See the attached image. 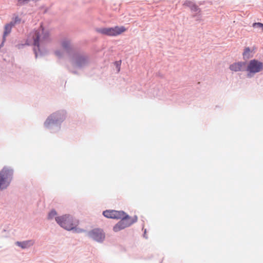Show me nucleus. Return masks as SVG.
<instances>
[{
    "label": "nucleus",
    "instance_id": "nucleus-4",
    "mask_svg": "<svg viewBox=\"0 0 263 263\" xmlns=\"http://www.w3.org/2000/svg\"><path fill=\"white\" fill-rule=\"evenodd\" d=\"M70 58L73 64L79 69L85 68L90 63L89 55L84 52H73Z\"/></svg>",
    "mask_w": 263,
    "mask_h": 263
},
{
    "label": "nucleus",
    "instance_id": "nucleus-17",
    "mask_svg": "<svg viewBox=\"0 0 263 263\" xmlns=\"http://www.w3.org/2000/svg\"><path fill=\"white\" fill-rule=\"evenodd\" d=\"M34 30V31H35ZM41 32V42L46 41L49 37V33L48 31H45L43 27H42L41 30H37Z\"/></svg>",
    "mask_w": 263,
    "mask_h": 263
},
{
    "label": "nucleus",
    "instance_id": "nucleus-12",
    "mask_svg": "<svg viewBox=\"0 0 263 263\" xmlns=\"http://www.w3.org/2000/svg\"><path fill=\"white\" fill-rule=\"evenodd\" d=\"M247 64V61H239L231 64L229 66L230 70L238 72L245 71V66Z\"/></svg>",
    "mask_w": 263,
    "mask_h": 263
},
{
    "label": "nucleus",
    "instance_id": "nucleus-21",
    "mask_svg": "<svg viewBox=\"0 0 263 263\" xmlns=\"http://www.w3.org/2000/svg\"><path fill=\"white\" fill-rule=\"evenodd\" d=\"M121 64V60L115 61L114 63V65L116 66V68L118 72H119L120 70Z\"/></svg>",
    "mask_w": 263,
    "mask_h": 263
},
{
    "label": "nucleus",
    "instance_id": "nucleus-15",
    "mask_svg": "<svg viewBox=\"0 0 263 263\" xmlns=\"http://www.w3.org/2000/svg\"><path fill=\"white\" fill-rule=\"evenodd\" d=\"M15 243L17 246L21 247L22 249H25L32 246L33 242L31 240H28L23 241H16Z\"/></svg>",
    "mask_w": 263,
    "mask_h": 263
},
{
    "label": "nucleus",
    "instance_id": "nucleus-2",
    "mask_svg": "<svg viewBox=\"0 0 263 263\" xmlns=\"http://www.w3.org/2000/svg\"><path fill=\"white\" fill-rule=\"evenodd\" d=\"M57 223L63 229L67 231H73L77 233L83 231L82 229L77 228L79 221L74 218L72 215L65 214L62 216H57L55 218Z\"/></svg>",
    "mask_w": 263,
    "mask_h": 263
},
{
    "label": "nucleus",
    "instance_id": "nucleus-6",
    "mask_svg": "<svg viewBox=\"0 0 263 263\" xmlns=\"http://www.w3.org/2000/svg\"><path fill=\"white\" fill-rule=\"evenodd\" d=\"M13 170L10 167L4 166L0 171V191L7 189L13 178Z\"/></svg>",
    "mask_w": 263,
    "mask_h": 263
},
{
    "label": "nucleus",
    "instance_id": "nucleus-25",
    "mask_svg": "<svg viewBox=\"0 0 263 263\" xmlns=\"http://www.w3.org/2000/svg\"><path fill=\"white\" fill-rule=\"evenodd\" d=\"M69 71L74 74H77V75L79 74L78 71L76 70H69Z\"/></svg>",
    "mask_w": 263,
    "mask_h": 263
},
{
    "label": "nucleus",
    "instance_id": "nucleus-5",
    "mask_svg": "<svg viewBox=\"0 0 263 263\" xmlns=\"http://www.w3.org/2000/svg\"><path fill=\"white\" fill-rule=\"evenodd\" d=\"M245 70L247 72V77L252 78L255 74L263 70V62L257 59H251L247 61Z\"/></svg>",
    "mask_w": 263,
    "mask_h": 263
},
{
    "label": "nucleus",
    "instance_id": "nucleus-13",
    "mask_svg": "<svg viewBox=\"0 0 263 263\" xmlns=\"http://www.w3.org/2000/svg\"><path fill=\"white\" fill-rule=\"evenodd\" d=\"M61 46L65 50L66 53L70 57L71 56L72 53L75 52L71 46L70 43L68 40L63 41L61 43Z\"/></svg>",
    "mask_w": 263,
    "mask_h": 263
},
{
    "label": "nucleus",
    "instance_id": "nucleus-10",
    "mask_svg": "<svg viewBox=\"0 0 263 263\" xmlns=\"http://www.w3.org/2000/svg\"><path fill=\"white\" fill-rule=\"evenodd\" d=\"M183 6L190 8L192 12H195L193 16L199 17L200 15L201 10L199 7L192 1L186 0L183 3Z\"/></svg>",
    "mask_w": 263,
    "mask_h": 263
},
{
    "label": "nucleus",
    "instance_id": "nucleus-22",
    "mask_svg": "<svg viewBox=\"0 0 263 263\" xmlns=\"http://www.w3.org/2000/svg\"><path fill=\"white\" fill-rule=\"evenodd\" d=\"M54 53L57 56H58L60 58H62L63 56V54L60 50H55L54 51Z\"/></svg>",
    "mask_w": 263,
    "mask_h": 263
},
{
    "label": "nucleus",
    "instance_id": "nucleus-19",
    "mask_svg": "<svg viewBox=\"0 0 263 263\" xmlns=\"http://www.w3.org/2000/svg\"><path fill=\"white\" fill-rule=\"evenodd\" d=\"M252 27L254 28H260L261 29V30L263 31V23H260V22L253 23L252 24Z\"/></svg>",
    "mask_w": 263,
    "mask_h": 263
},
{
    "label": "nucleus",
    "instance_id": "nucleus-14",
    "mask_svg": "<svg viewBox=\"0 0 263 263\" xmlns=\"http://www.w3.org/2000/svg\"><path fill=\"white\" fill-rule=\"evenodd\" d=\"M14 26V23L13 21L7 24L4 27V31L3 35V40L6 41V36L11 32L12 28Z\"/></svg>",
    "mask_w": 263,
    "mask_h": 263
},
{
    "label": "nucleus",
    "instance_id": "nucleus-28",
    "mask_svg": "<svg viewBox=\"0 0 263 263\" xmlns=\"http://www.w3.org/2000/svg\"><path fill=\"white\" fill-rule=\"evenodd\" d=\"M5 42V41H4L3 40H2V42L0 44V49L4 46V44Z\"/></svg>",
    "mask_w": 263,
    "mask_h": 263
},
{
    "label": "nucleus",
    "instance_id": "nucleus-24",
    "mask_svg": "<svg viewBox=\"0 0 263 263\" xmlns=\"http://www.w3.org/2000/svg\"><path fill=\"white\" fill-rule=\"evenodd\" d=\"M21 22V18H20L18 17V16H16L15 18H14V21L13 22V23H14V25L15 24V23H17V22Z\"/></svg>",
    "mask_w": 263,
    "mask_h": 263
},
{
    "label": "nucleus",
    "instance_id": "nucleus-26",
    "mask_svg": "<svg viewBox=\"0 0 263 263\" xmlns=\"http://www.w3.org/2000/svg\"><path fill=\"white\" fill-rule=\"evenodd\" d=\"M146 230L145 229L144 230V234H143V237H144L146 239H147L148 238V236H147V235L146 234Z\"/></svg>",
    "mask_w": 263,
    "mask_h": 263
},
{
    "label": "nucleus",
    "instance_id": "nucleus-23",
    "mask_svg": "<svg viewBox=\"0 0 263 263\" xmlns=\"http://www.w3.org/2000/svg\"><path fill=\"white\" fill-rule=\"evenodd\" d=\"M26 45H28L29 44H28L27 43H26L25 44H18L17 45V46L18 49H21V48H23Z\"/></svg>",
    "mask_w": 263,
    "mask_h": 263
},
{
    "label": "nucleus",
    "instance_id": "nucleus-7",
    "mask_svg": "<svg viewBox=\"0 0 263 263\" xmlns=\"http://www.w3.org/2000/svg\"><path fill=\"white\" fill-rule=\"evenodd\" d=\"M32 39L33 40V52L35 58H37L39 54L40 56H44L48 53V50L45 48L40 46L41 32L37 30L33 31Z\"/></svg>",
    "mask_w": 263,
    "mask_h": 263
},
{
    "label": "nucleus",
    "instance_id": "nucleus-27",
    "mask_svg": "<svg viewBox=\"0 0 263 263\" xmlns=\"http://www.w3.org/2000/svg\"><path fill=\"white\" fill-rule=\"evenodd\" d=\"M256 49V48L255 47H253L252 49H251V52L252 54H254L255 52Z\"/></svg>",
    "mask_w": 263,
    "mask_h": 263
},
{
    "label": "nucleus",
    "instance_id": "nucleus-8",
    "mask_svg": "<svg viewBox=\"0 0 263 263\" xmlns=\"http://www.w3.org/2000/svg\"><path fill=\"white\" fill-rule=\"evenodd\" d=\"M127 29L123 26H116L112 27L97 28L96 31L99 33L109 36H116L126 31Z\"/></svg>",
    "mask_w": 263,
    "mask_h": 263
},
{
    "label": "nucleus",
    "instance_id": "nucleus-16",
    "mask_svg": "<svg viewBox=\"0 0 263 263\" xmlns=\"http://www.w3.org/2000/svg\"><path fill=\"white\" fill-rule=\"evenodd\" d=\"M254 56L253 54L251 52V49L249 47H246L244 48L243 52H242L243 59L245 61H247L248 60L253 58Z\"/></svg>",
    "mask_w": 263,
    "mask_h": 263
},
{
    "label": "nucleus",
    "instance_id": "nucleus-20",
    "mask_svg": "<svg viewBox=\"0 0 263 263\" xmlns=\"http://www.w3.org/2000/svg\"><path fill=\"white\" fill-rule=\"evenodd\" d=\"M17 6H22L23 5H24L27 4L31 0H17Z\"/></svg>",
    "mask_w": 263,
    "mask_h": 263
},
{
    "label": "nucleus",
    "instance_id": "nucleus-3",
    "mask_svg": "<svg viewBox=\"0 0 263 263\" xmlns=\"http://www.w3.org/2000/svg\"><path fill=\"white\" fill-rule=\"evenodd\" d=\"M119 219L120 220L113 227L112 230L115 232H118L129 227L137 221L138 217L135 215L133 217H131L128 214L122 211Z\"/></svg>",
    "mask_w": 263,
    "mask_h": 263
},
{
    "label": "nucleus",
    "instance_id": "nucleus-9",
    "mask_svg": "<svg viewBox=\"0 0 263 263\" xmlns=\"http://www.w3.org/2000/svg\"><path fill=\"white\" fill-rule=\"evenodd\" d=\"M88 236L94 241L102 243L105 238V234L103 230L100 228H95L88 231Z\"/></svg>",
    "mask_w": 263,
    "mask_h": 263
},
{
    "label": "nucleus",
    "instance_id": "nucleus-1",
    "mask_svg": "<svg viewBox=\"0 0 263 263\" xmlns=\"http://www.w3.org/2000/svg\"><path fill=\"white\" fill-rule=\"evenodd\" d=\"M67 117V111L65 109H60L50 114L43 123L44 128L51 134L59 133L62 123Z\"/></svg>",
    "mask_w": 263,
    "mask_h": 263
},
{
    "label": "nucleus",
    "instance_id": "nucleus-18",
    "mask_svg": "<svg viewBox=\"0 0 263 263\" xmlns=\"http://www.w3.org/2000/svg\"><path fill=\"white\" fill-rule=\"evenodd\" d=\"M57 215V212L54 209H52L48 213V219H52L55 215Z\"/></svg>",
    "mask_w": 263,
    "mask_h": 263
},
{
    "label": "nucleus",
    "instance_id": "nucleus-11",
    "mask_svg": "<svg viewBox=\"0 0 263 263\" xmlns=\"http://www.w3.org/2000/svg\"><path fill=\"white\" fill-rule=\"evenodd\" d=\"M122 211V210H106L103 212L102 214L105 217L107 218L119 219L120 218Z\"/></svg>",
    "mask_w": 263,
    "mask_h": 263
}]
</instances>
